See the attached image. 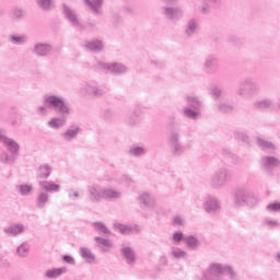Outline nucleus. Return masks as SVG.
<instances>
[{
  "instance_id": "f257e3e1",
  "label": "nucleus",
  "mask_w": 280,
  "mask_h": 280,
  "mask_svg": "<svg viewBox=\"0 0 280 280\" xmlns=\"http://www.w3.org/2000/svg\"><path fill=\"white\" fill-rule=\"evenodd\" d=\"M0 141L3 143L4 148H7L8 152H10V154L2 153L0 155L1 163H5L7 165L14 163V161H16V154H19V150H20L19 143L5 137L1 131H0Z\"/></svg>"
},
{
  "instance_id": "f03ea898",
  "label": "nucleus",
  "mask_w": 280,
  "mask_h": 280,
  "mask_svg": "<svg viewBox=\"0 0 280 280\" xmlns=\"http://www.w3.org/2000/svg\"><path fill=\"white\" fill-rule=\"evenodd\" d=\"M47 108H52L63 117L69 115V107L65 104V101L58 96H45V103L44 106L39 107V113L45 115V113H47Z\"/></svg>"
},
{
  "instance_id": "7ed1b4c3",
  "label": "nucleus",
  "mask_w": 280,
  "mask_h": 280,
  "mask_svg": "<svg viewBox=\"0 0 280 280\" xmlns=\"http://www.w3.org/2000/svg\"><path fill=\"white\" fill-rule=\"evenodd\" d=\"M223 275H229L232 280H237V273L233 271L231 267H222V265L213 264L203 273V279L206 280H219Z\"/></svg>"
},
{
  "instance_id": "20e7f679",
  "label": "nucleus",
  "mask_w": 280,
  "mask_h": 280,
  "mask_svg": "<svg viewBox=\"0 0 280 280\" xmlns=\"http://www.w3.org/2000/svg\"><path fill=\"white\" fill-rule=\"evenodd\" d=\"M234 202L240 207H242V205L255 207L257 198H255V196H253V192L248 190L246 187H240L235 190Z\"/></svg>"
},
{
  "instance_id": "39448f33",
  "label": "nucleus",
  "mask_w": 280,
  "mask_h": 280,
  "mask_svg": "<svg viewBox=\"0 0 280 280\" xmlns=\"http://www.w3.org/2000/svg\"><path fill=\"white\" fill-rule=\"evenodd\" d=\"M259 91V88L255 82H253V79H245L241 81L240 88L237 90L238 95H255Z\"/></svg>"
},
{
  "instance_id": "423d86ee",
  "label": "nucleus",
  "mask_w": 280,
  "mask_h": 280,
  "mask_svg": "<svg viewBox=\"0 0 280 280\" xmlns=\"http://www.w3.org/2000/svg\"><path fill=\"white\" fill-rule=\"evenodd\" d=\"M230 179H231V175H229V172L224 168H220L212 176L211 183H212V186L214 187H222L226 183V180H230Z\"/></svg>"
},
{
  "instance_id": "0eeeda50",
  "label": "nucleus",
  "mask_w": 280,
  "mask_h": 280,
  "mask_svg": "<svg viewBox=\"0 0 280 280\" xmlns=\"http://www.w3.org/2000/svg\"><path fill=\"white\" fill-rule=\"evenodd\" d=\"M162 14H164L165 18L170 19V21H178V19L183 18V9L164 7L162 8Z\"/></svg>"
},
{
  "instance_id": "6e6552de",
  "label": "nucleus",
  "mask_w": 280,
  "mask_h": 280,
  "mask_svg": "<svg viewBox=\"0 0 280 280\" xmlns=\"http://www.w3.org/2000/svg\"><path fill=\"white\" fill-rule=\"evenodd\" d=\"M39 187L47 191L48 194H56L60 191V184H56L52 180H39Z\"/></svg>"
},
{
  "instance_id": "1a4fd4ad",
  "label": "nucleus",
  "mask_w": 280,
  "mask_h": 280,
  "mask_svg": "<svg viewBox=\"0 0 280 280\" xmlns=\"http://www.w3.org/2000/svg\"><path fill=\"white\" fill-rule=\"evenodd\" d=\"M89 198L91 202H100V200L104 199V188L98 186H92L89 189Z\"/></svg>"
},
{
  "instance_id": "9d476101",
  "label": "nucleus",
  "mask_w": 280,
  "mask_h": 280,
  "mask_svg": "<svg viewBox=\"0 0 280 280\" xmlns=\"http://www.w3.org/2000/svg\"><path fill=\"white\" fill-rule=\"evenodd\" d=\"M63 14L66 19H68L69 23L74 27H80V20L78 19V14L75 11L71 10L69 7L63 5Z\"/></svg>"
},
{
  "instance_id": "9b49d317",
  "label": "nucleus",
  "mask_w": 280,
  "mask_h": 280,
  "mask_svg": "<svg viewBox=\"0 0 280 280\" xmlns=\"http://www.w3.org/2000/svg\"><path fill=\"white\" fill-rule=\"evenodd\" d=\"M102 69H106L107 71H110V73H124L126 71V66L121 63H98Z\"/></svg>"
},
{
  "instance_id": "f8f14e48",
  "label": "nucleus",
  "mask_w": 280,
  "mask_h": 280,
  "mask_svg": "<svg viewBox=\"0 0 280 280\" xmlns=\"http://www.w3.org/2000/svg\"><path fill=\"white\" fill-rule=\"evenodd\" d=\"M205 210L207 213H213V211H218L220 209V202L214 197H208L203 205Z\"/></svg>"
},
{
  "instance_id": "ddd939ff",
  "label": "nucleus",
  "mask_w": 280,
  "mask_h": 280,
  "mask_svg": "<svg viewBox=\"0 0 280 280\" xmlns=\"http://www.w3.org/2000/svg\"><path fill=\"white\" fill-rule=\"evenodd\" d=\"M118 198H121V191L113 188H103L104 200H118Z\"/></svg>"
},
{
  "instance_id": "4468645a",
  "label": "nucleus",
  "mask_w": 280,
  "mask_h": 280,
  "mask_svg": "<svg viewBox=\"0 0 280 280\" xmlns=\"http://www.w3.org/2000/svg\"><path fill=\"white\" fill-rule=\"evenodd\" d=\"M84 2L94 14H100L104 0H84Z\"/></svg>"
},
{
  "instance_id": "2eb2a0df",
  "label": "nucleus",
  "mask_w": 280,
  "mask_h": 280,
  "mask_svg": "<svg viewBox=\"0 0 280 280\" xmlns=\"http://www.w3.org/2000/svg\"><path fill=\"white\" fill-rule=\"evenodd\" d=\"M262 163L266 170H273V167H279L280 165L279 159L272 156L262 158Z\"/></svg>"
},
{
  "instance_id": "dca6fc26",
  "label": "nucleus",
  "mask_w": 280,
  "mask_h": 280,
  "mask_svg": "<svg viewBox=\"0 0 280 280\" xmlns=\"http://www.w3.org/2000/svg\"><path fill=\"white\" fill-rule=\"evenodd\" d=\"M65 272H67V267L49 269L45 272V277L46 279H58V277L65 275Z\"/></svg>"
},
{
  "instance_id": "f3484780",
  "label": "nucleus",
  "mask_w": 280,
  "mask_h": 280,
  "mask_svg": "<svg viewBox=\"0 0 280 280\" xmlns=\"http://www.w3.org/2000/svg\"><path fill=\"white\" fill-rule=\"evenodd\" d=\"M80 255L88 264L95 262V255L86 247H80Z\"/></svg>"
},
{
  "instance_id": "a211bd4d",
  "label": "nucleus",
  "mask_w": 280,
  "mask_h": 280,
  "mask_svg": "<svg viewBox=\"0 0 280 280\" xmlns=\"http://www.w3.org/2000/svg\"><path fill=\"white\" fill-rule=\"evenodd\" d=\"M51 51V46L47 44H36L34 47V52L37 56H47Z\"/></svg>"
},
{
  "instance_id": "6ab92c4d",
  "label": "nucleus",
  "mask_w": 280,
  "mask_h": 280,
  "mask_svg": "<svg viewBox=\"0 0 280 280\" xmlns=\"http://www.w3.org/2000/svg\"><path fill=\"white\" fill-rule=\"evenodd\" d=\"M140 205H144V207L151 208L154 207V198H152V196H150V194L148 192H142L140 195Z\"/></svg>"
},
{
  "instance_id": "aec40b11",
  "label": "nucleus",
  "mask_w": 280,
  "mask_h": 280,
  "mask_svg": "<svg viewBox=\"0 0 280 280\" xmlns=\"http://www.w3.org/2000/svg\"><path fill=\"white\" fill-rule=\"evenodd\" d=\"M23 231H25V228L23 226V224H15L5 229L4 233H7L8 235H21Z\"/></svg>"
},
{
  "instance_id": "412c9836",
  "label": "nucleus",
  "mask_w": 280,
  "mask_h": 280,
  "mask_svg": "<svg viewBox=\"0 0 280 280\" xmlns=\"http://www.w3.org/2000/svg\"><path fill=\"white\" fill-rule=\"evenodd\" d=\"M51 175V166L49 164H44L39 166L37 176L38 178H49Z\"/></svg>"
},
{
  "instance_id": "4be33fe9",
  "label": "nucleus",
  "mask_w": 280,
  "mask_h": 280,
  "mask_svg": "<svg viewBox=\"0 0 280 280\" xmlns=\"http://www.w3.org/2000/svg\"><path fill=\"white\" fill-rule=\"evenodd\" d=\"M84 47H86V49H90V51H102V49H104V45L101 40H92L90 43H86Z\"/></svg>"
},
{
  "instance_id": "5701e85b",
  "label": "nucleus",
  "mask_w": 280,
  "mask_h": 280,
  "mask_svg": "<svg viewBox=\"0 0 280 280\" xmlns=\"http://www.w3.org/2000/svg\"><path fill=\"white\" fill-rule=\"evenodd\" d=\"M171 143L174 148V154H180V152H183V148L180 147V144H178V135L177 133H172Z\"/></svg>"
},
{
  "instance_id": "b1692460",
  "label": "nucleus",
  "mask_w": 280,
  "mask_h": 280,
  "mask_svg": "<svg viewBox=\"0 0 280 280\" xmlns=\"http://www.w3.org/2000/svg\"><path fill=\"white\" fill-rule=\"evenodd\" d=\"M49 200V194L47 192H40L37 196V207H39V209H44L45 205H47V201Z\"/></svg>"
},
{
  "instance_id": "393cba45",
  "label": "nucleus",
  "mask_w": 280,
  "mask_h": 280,
  "mask_svg": "<svg viewBox=\"0 0 280 280\" xmlns=\"http://www.w3.org/2000/svg\"><path fill=\"white\" fill-rule=\"evenodd\" d=\"M16 254L19 255V257H27V255H30V245L27 243L21 244L16 248Z\"/></svg>"
},
{
  "instance_id": "a878e982",
  "label": "nucleus",
  "mask_w": 280,
  "mask_h": 280,
  "mask_svg": "<svg viewBox=\"0 0 280 280\" xmlns=\"http://www.w3.org/2000/svg\"><path fill=\"white\" fill-rule=\"evenodd\" d=\"M122 255L129 264H133V261H135V252L132 250V248L124 247L122 248Z\"/></svg>"
},
{
  "instance_id": "bb28decb",
  "label": "nucleus",
  "mask_w": 280,
  "mask_h": 280,
  "mask_svg": "<svg viewBox=\"0 0 280 280\" xmlns=\"http://www.w3.org/2000/svg\"><path fill=\"white\" fill-rule=\"evenodd\" d=\"M255 108H260L261 110L266 109V108H272V101L266 98L262 101H257L254 104Z\"/></svg>"
},
{
  "instance_id": "cd10ccee",
  "label": "nucleus",
  "mask_w": 280,
  "mask_h": 280,
  "mask_svg": "<svg viewBox=\"0 0 280 280\" xmlns=\"http://www.w3.org/2000/svg\"><path fill=\"white\" fill-rule=\"evenodd\" d=\"M65 124H67V120L65 118H52L49 122L48 126H50V128H62V126H65Z\"/></svg>"
},
{
  "instance_id": "c85d7f7f",
  "label": "nucleus",
  "mask_w": 280,
  "mask_h": 280,
  "mask_svg": "<svg viewBox=\"0 0 280 280\" xmlns=\"http://www.w3.org/2000/svg\"><path fill=\"white\" fill-rule=\"evenodd\" d=\"M115 229H117L122 235H129V233H135V230L127 226V225H124V224H119V223H116L114 224Z\"/></svg>"
},
{
  "instance_id": "c756f323",
  "label": "nucleus",
  "mask_w": 280,
  "mask_h": 280,
  "mask_svg": "<svg viewBox=\"0 0 280 280\" xmlns=\"http://www.w3.org/2000/svg\"><path fill=\"white\" fill-rule=\"evenodd\" d=\"M196 30H198V22H196V20H190L188 22V28L186 30L187 36H192V34H196Z\"/></svg>"
},
{
  "instance_id": "7c9ffc66",
  "label": "nucleus",
  "mask_w": 280,
  "mask_h": 280,
  "mask_svg": "<svg viewBox=\"0 0 280 280\" xmlns=\"http://www.w3.org/2000/svg\"><path fill=\"white\" fill-rule=\"evenodd\" d=\"M95 242L98 246H103L104 248H113V243L109 240L96 236Z\"/></svg>"
},
{
  "instance_id": "2f4dec72",
  "label": "nucleus",
  "mask_w": 280,
  "mask_h": 280,
  "mask_svg": "<svg viewBox=\"0 0 280 280\" xmlns=\"http://www.w3.org/2000/svg\"><path fill=\"white\" fill-rule=\"evenodd\" d=\"M86 93H89V95H95L96 97H101V95H104V90L89 86L86 89Z\"/></svg>"
},
{
  "instance_id": "473e14b6",
  "label": "nucleus",
  "mask_w": 280,
  "mask_h": 280,
  "mask_svg": "<svg viewBox=\"0 0 280 280\" xmlns=\"http://www.w3.org/2000/svg\"><path fill=\"white\" fill-rule=\"evenodd\" d=\"M258 145L262 148V150H275V145L272 142H268L266 140H262L261 138H258Z\"/></svg>"
},
{
  "instance_id": "72a5a7b5",
  "label": "nucleus",
  "mask_w": 280,
  "mask_h": 280,
  "mask_svg": "<svg viewBox=\"0 0 280 280\" xmlns=\"http://www.w3.org/2000/svg\"><path fill=\"white\" fill-rule=\"evenodd\" d=\"M184 242L187 244L189 248H196L198 246V240L194 236H186L184 237Z\"/></svg>"
},
{
  "instance_id": "f704fd0d",
  "label": "nucleus",
  "mask_w": 280,
  "mask_h": 280,
  "mask_svg": "<svg viewBox=\"0 0 280 280\" xmlns=\"http://www.w3.org/2000/svg\"><path fill=\"white\" fill-rule=\"evenodd\" d=\"M37 4L42 10H50L54 2L51 0H37Z\"/></svg>"
},
{
  "instance_id": "c9c22d12",
  "label": "nucleus",
  "mask_w": 280,
  "mask_h": 280,
  "mask_svg": "<svg viewBox=\"0 0 280 280\" xmlns=\"http://www.w3.org/2000/svg\"><path fill=\"white\" fill-rule=\"evenodd\" d=\"M78 132H80V128H74V129H69L65 132L63 137L65 139H67L68 141H70V139H73L75 137V135H78Z\"/></svg>"
},
{
  "instance_id": "e433bc0d",
  "label": "nucleus",
  "mask_w": 280,
  "mask_h": 280,
  "mask_svg": "<svg viewBox=\"0 0 280 280\" xmlns=\"http://www.w3.org/2000/svg\"><path fill=\"white\" fill-rule=\"evenodd\" d=\"M18 189L20 194H22V196H27V194L32 191V185H27V184L20 185Z\"/></svg>"
},
{
  "instance_id": "4c0bfd02",
  "label": "nucleus",
  "mask_w": 280,
  "mask_h": 280,
  "mask_svg": "<svg viewBox=\"0 0 280 280\" xmlns=\"http://www.w3.org/2000/svg\"><path fill=\"white\" fill-rule=\"evenodd\" d=\"M10 38H11V43H13V45H23V43H25V40H27V38L25 36L12 35Z\"/></svg>"
},
{
  "instance_id": "58836bf2",
  "label": "nucleus",
  "mask_w": 280,
  "mask_h": 280,
  "mask_svg": "<svg viewBox=\"0 0 280 280\" xmlns=\"http://www.w3.org/2000/svg\"><path fill=\"white\" fill-rule=\"evenodd\" d=\"M188 104L189 106H191V108H200V101H198V98L194 97V96H188Z\"/></svg>"
},
{
  "instance_id": "ea45409f",
  "label": "nucleus",
  "mask_w": 280,
  "mask_h": 280,
  "mask_svg": "<svg viewBox=\"0 0 280 280\" xmlns=\"http://www.w3.org/2000/svg\"><path fill=\"white\" fill-rule=\"evenodd\" d=\"M172 255L173 257H175L176 259H183V257H185V255H187L185 253V250L180 249V248H174L172 250Z\"/></svg>"
},
{
  "instance_id": "a19ab883",
  "label": "nucleus",
  "mask_w": 280,
  "mask_h": 280,
  "mask_svg": "<svg viewBox=\"0 0 280 280\" xmlns=\"http://www.w3.org/2000/svg\"><path fill=\"white\" fill-rule=\"evenodd\" d=\"M218 107L220 113H231V110H233V106L225 103H220Z\"/></svg>"
},
{
  "instance_id": "79ce46f5",
  "label": "nucleus",
  "mask_w": 280,
  "mask_h": 280,
  "mask_svg": "<svg viewBox=\"0 0 280 280\" xmlns=\"http://www.w3.org/2000/svg\"><path fill=\"white\" fill-rule=\"evenodd\" d=\"M130 153L133 154V156H141V154H145V150L141 147H133L131 148Z\"/></svg>"
},
{
  "instance_id": "37998d69",
  "label": "nucleus",
  "mask_w": 280,
  "mask_h": 280,
  "mask_svg": "<svg viewBox=\"0 0 280 280\" xmlns=\"http://www.w3.org/2000/svg\"><path fill=\"white\" fill-rule=\"evenodd\" d=\"M94 226L96 230H98L101 233H104V235H108V233H110V231H108V229H106V225L103 223H94Z\"/></svg>"
},
{
  "instance_id": "c03bdc74",
  "label": "nucleus",
  "mask_w": 280,
  "mask_h": 280,
  "mask_svg": "<svg viewBox=\"0 0 280 280\" xmlns=\"http://www.w3.org/2000/svg\"><path fill=\"white\" fill-rule=\"evenodd\" d=\"M184 114L189 119H196L198 117V112L191 110L189 108H185L184 109Z\"/></svg>"
},
{
  "instance_id": "a18cd8bd",
  "label": "nucleus",
  "mask_w": 280,
  "mask_h": 280,
  "mask_svg": "<svg viewBox=\"0 0 280 280\" xmlns=\"http://www.w3.org/2000/svg\"><path fill=\"white\" fill-rule=\"evenodd\" d=\"M215 65H217V60L213 57H208L206 62H205V67L207 69H211V67H215Z\"/></svg>"
},
{
  "instance_id": "49530a36",
  "label": "nucleus",
  "mask_w": 280,
  "mask_h": 280,
  "mask_svg": "<svg viewBox=\"0 0 280 280\" xmlns=\"http://www.w3.org/2000/svg\"><path fill=\"white\" fill-rule=\"evenodd\" d=\"M234 135H235V138L240 139L241 141H244V142L248 141V136H246L242 131H236Z\"/></svg>"
},
{
  "instance_id": "de8ad7c7",
  "label": "nucleus",
  "mask_w": 280,
  "mask_h": 280,
  "mask_svg": "<svg viewBox=\"0 0 280 280\" xmlns=\"http://www.w3.org/2000/svg\"><path fill=\"white\" fill-rule=\"evenodd\" d=\"M268 211H280V203L273 202L267 206Z\"/></svg>"
},
{
  "instance_id": "09e8293b",
  "label": "nucleus",
  "mask_w": 280,
  "mask_h": 280,
  "mask_svg": "<svg viewBox=\"0 0 280 280\" xmlns=\"http://www.w3.org/2000/svg\"><path fill=\"white\" fill-rule=\"evenodd\" d=\"M210 94L213 95V97H221L222 96V90L219 88H212L210 90Z\"/></svg>"
},
{
  "instance_id": "8fccbe9b",
  "label": "nucleus",
  "mask_w": 280,
  "mask_h": 280,
  "mask_svg": "<svg viewBox=\"0 0 280 280\" xmlns=\"http://www.w3.org/2000/svg\"><path fill=\"white\" fill-rule=\"evenodd\" d=\"M24 12L21 9L13 10V19H23Z\"/></svg>"
},
{
  "instance_id": "3c124183",
  "label": "nucleus",
  "mask_w": 280,
  "mask_h": 280,
  "mask_svg": "<svg viewBox=\"0 0 280 280\" xmlns=\"http://www.w3.org/2000/svg\"><path fill=\"white\" fill-rule=\"evenodd\" d=\"M173 240L174 242H180V240H185V237H183V233L180 232H176L174 235H173Z\"/></svg>"
},
{
  "instance_id": "603ef678",
  "label": "nucleus",
  "mask_w": 280,
  "mask_h": 280,
  "mask_svg": "<svg viewBox=\"0 0 280 280\" xmlns=\"http://www.w3.org/2000/svg\"><path fill=\"white\" fill-rule=\"evenodd\" d=\"M63 261H66V264H70V265H74L75 264V259H73V257L71 256H63Z\"/></svg>"
},
{
  "instance_id": "864d4df0",
  "label": "nucleus",
  "mask_w": 280,
  "mask_h": 280,
  "mask_svg": "<svg viewBox=\"0 0 280 280\" xmlns=\"http://www.w3.org/2000/svg\"><path fill=\"white\" fill-rule=\"evenodd\" d=\"M173 224L174 226H180V224H183V219L180 217H175Z\"/></svg>"
},
{
  "instance_id": "5fc2aeb1",
  "label": "nucleus",
  "mask_w": 280,
  "mask_h": 280,
  "mask_svg": "<svg viewBox=\"0 0 280 280\" xmlns=\"http://www.w3.org/2000/svg\"><path fill=\"white\" fill-rule=\"evenodd\" d=\"M80 197V192H78V190H70L69 192V198H79Z\"/></svg>"
},
{
  "instance_id": "6e6d98bb",
  "label": "nucleus",
  "mask_w": 280,
  "mask_h": 280,
  "mask_svg": "<svg viewBox=\"0 0 280 280\" xmlns=\"http://www.w3.org/2000/svg\"><path fill=\"white\" fill-rule=\"evenodd\" d=\"M209 12V7L205 5L201 8V14H207Z\"/></svg>"
},
{
  "instance_id": "4d7b16f0",
  "label": "nucleus",
  "mask_w": 280,
  "mask_h": 280,
  "mask_svg": "<svg viewBox=\"0 0 280 280\" xmlns=\"http://www.w3.org/2000/svg\"><path fill=\"white\" fill-rule=\"evenodd\" d=\"M266 224H269L270 226H276V221H266Z\"/></svg>"
},
{
  "instance_id": "13d9d810",
  "label": "nucleus",
  "mask_w": 280,
  "mask_h": 280,
  "mask_svg": "<svg viewBox=\"0 0 280 280\" xmlns=\"http://www.w3.org/2000/svg\"><path fill=\"white\" fill-rule=\"evenodd\" d=\"M207 3H218V0H206Z\"/></svg>"
},
{
  "instance_id": "bf43d9fd",
  "label": "nucleus",
  "mask_w": 280,
  "mask_h": 280,
  "mask_svg": "<svg viewBox=\"0 0 280 280\" xmlns=\"http://www.w3.org/2000/svg\"><path fill=\"white\" fill-rule=\"evenodd\" d=\"M164 1V3H174V1H176V0H163Z\"/></svg>"
},
{
  "instance_id": "052dcab7",
  "label": "nucleus",
  "mask_w": 280,
  "mask_h": 280,
  "mask_svg": "<svg viewBox=\"0 0 280 280\" xmlns=\"http://www.w3.org/2000/svg\"><path fill=\"white\" fill-rule=\"evenodd\" d=\"M276 259H277V261L280 262V254L277 255Z\"/></svg>"
}]
</instances>
